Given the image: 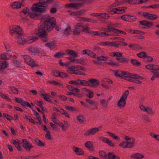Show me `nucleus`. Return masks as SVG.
I'll return each mask as SVG.
<instances>
[{
    "instance_id": "obj_1",
    "label": "nucleus",
    "mask_w": 159,
    "mask_h": 159,
    "mask_svg": "<svg viewBox=\"0 0 159 159\" xmlns=\"http://www.w3.org/2000/svg\"><path fill=\"white\" fill-rule=\"evenodd\" d=\"M30 17L32 19L40 20L42 24L39 27L38 34L43 42H47L49 39L47 32L52 30L56 25V20L48 15H43L36 12H30Z\"/></svg>"
},
{
    "instance_id": "obj_2",
    "label": "nucleus",
    "mask_w": 159,
    "mask_h": 159,
    "mask_svg": "<svg viewBox=\"0 0 159 159\" xmlns=\"http://www.w3.org/2000/svg\"><path fill=\"white\" fill-rule=\"evenodd\" d=\"M10 33L14 38L18 39V42L20 44H24L26 43H32L38 39L36 37L32 38L30 37L28 38V39L26 36L25 38L22 29L19 26H12L10 29Z\"/></svg>"
},
{
    "instance_id": "obj_3",
    "label": "nucleus",
    "mask_w": 159,
    "mask_h": 159,
    "mask_svg": "<svg viewBox=\"0 0 159 159\" xmlns=\"http://www.w3.org/2000/svg\"><path fill=\"white\" fill-rule=\"evenodd\" d=\"M46 0H40L39 3L34 4L31 8V10L34 12L43 13L45 12L47 7L43 5H46Z\"/></svg>"
},
{
    "instance_id": "obj_4",
    "label": "nucleus",
    "mask_w": 159,
    "mask_h": 159,
    "mask_svg": "<svg viewBox=\"0 0 159 159\" xmlns=\"http://www.w3.org/2000/svg\"><path fill=\"white\" fill-rule=\"evenodd\" d=\"M82 31L86 32L89 34H90V29L88 26L84 25L82 23H77L73 31L74 34L79 35Z\"/></svg>"
},
{
    "instance_id": "obj_5",
    "label": "nucleus",
    "mask_w": 159,
    "mask_h": 159,
    "mask_svg": "<svg viewBox=\"0 0 159 159\" xmlns=\"http://www.w3.org/2000/svg\"><path fill=\"white\" fill-rule=\"evenodd\" d=\"M99 85V82L96 79H91L88 80V81L86 80H81L80 83V85L84 86H89L90 87H96Z\"/></svg>"
},
{
    "instance_id": "obj_6",
    "label": "nucleus",
    "mask_w": 159,
    "mask_h": 159,
    "mask_svg": "<svg viewBox=\"0 0 159 159\" xmlns=\"http://www.w3.org/2000/svg\"><path fill=\"white\" fill-rule=\"evenodd\" d=\"M121 43H122L123 46L127 45L126 43L120 41H116L114 42L110 41L102 42L98 43V44L103 46H107L108 47H114L117 48L120 45Z\"/></svg>"
},
{
    "instance_id": "obj_7",
    "label": "nucleus",
    "mask_w": 159,
    "mask_h": 159,
    "mask_svg": "<svg viewBox=\"0 0 159 159\" xmlns=\"http://www.w3.org/2000/svg\"><path fill=\"white\" fill-rule=\"evenodd\" d=\"M83 54H87L93 58H96L98 61H106L108 58L107 57L101 56L98 57L97 56L96 54L91 50H83Z\"/></svg>"
},
{
    "instance_id": "obj_8",
    "label": "nucleus",
    "mask_w": 159,
    "mask_h": 159,
    "mask_svg": "<svg viewBox=\"0 0 159 159\" xmlns=\"http://www.w3.org/2000/svg\"><path fill=\"white\" fill-rule=\"evenodd\" d=\"M128 73L127 75H123L121 78L130 81V78L131 77H135L136 78L139 79V80H143V77L138 75L137 74L133 73H130L126 71Z\"/></svg>"
},
{
    "instance_id": "obj_9",
    "label": "nucleus",
    "mask_w": 159,
    "mask_h": 159,
    "mask_svg": "<svg viewBox=\"0 0 159 159\" xmlns=\"http://www.w3.org/2000/svg\"><path fill=\"white\" fill-rule=\"evenodd\" d=\"M24 58L25 59V62L30 66L31 67H33L35 66L38 67L39 66V65L36 64L35 61L28 55H24Z\"/></svg>"
},
{
    "instance_id": "obj_10",
    "label": "nucleus",
    "mask_w": 159,
    "mask_h": 159,
    "mask_svg": "<svg viewBox=\"0 0 159 159\" xmlns=\"http://www.w3.org/2000/svg\"><path fill=\"white\" fill-rule=\"evenodd\" d=\"M121 18L123 20L130 22H135L137 20L135 16L127 14L122 15L121 16Z\"/></svg>"
},
{
    "instance_id": "obj_11",
    "label": "nucleus",
    "mask_w": 159,
    "mask_h": 159,
    "mask_svg": "<svg viewBox=\"0 0 159 159\" xmlns=\"http://www.w3.org/2000/svg\"><path fill=\"white\" fill-rule=\"evenodd\" d=\"M84 3L83 2L73 3H70L65 5V7L66 8H73L74 9H78L79 8L83 6Z\"/></svg>"
},
{
    "instance_id": "obj_12",
    "label": "nucleus",
    "mask_w": 159,
    "mask_h": 159,
    "mask_svg": "<svg viewBox=\"0 0 159 159\" xmlns=\"http://www.w3.org/2000/svg\"><path fill=\"white\" fill-rule=\"evenodd\" d=\"M25 5L24 1L22 0L21 2H12L10 6L13 9H19L21 8V6H24Z\"/></svg>"
},
{
    "instance_id": "obj_13",
    "label": "nucleus",
    "mask_w": 159,
    "mask_h": 159,
    "mask_svg": "<svg viewBox=\"0 0 159 159\" xmlns=\"http://www.w3.org/2000/svg\"><path fill=\"white\" fill-rule=\"evenodd\" d=\"M22 142L23 147L27 151H30L31 149L34 147L33 146L30 144L25 139H22Z\"/></svg>"
},
{
    "instance_id": "obj_14",
    "label": "nucleus",
    "mask_w": 159,
    "mask_h": 159,
    "mask_svg": "<svg viewBox=\"0 0 159 159\" xmlns=\"http://www.w3.org/2000/svg\"><path fill=\"white\" fill-rule=\"evenodd\" d=\"M99 129L98 127H95L88 130L84 134L85 136H89L90 135H93L98 133Z\"/></svg>"
},
{
    "instance_id": "obj_15",
    "label": "nucleus",
    "mask_w": 159,
    "mask_h": 159,
    "mask_svg": "<svg viewBox=\"0 0 159 159\" xmlns=\"http://www.w3.org/2000/svg\"><path fill=\"white\" fill-rule=\"evenodd\" d=\"M139 22V26L141 25L146 26L147 27V28L145 27H141L142 28H149L153 25L152 22H148L145 20L140 21Z\"/></svg>"
},
{
    "instance_id": "obj_16",
    "label": "nucleus",
    "mask_w": 159,
    "mask_h": 159,
    "mask_svg": "<svg viewBox=\"0 0 159 159\" xmlns=\"http://www.w3.org/2000/svg\"><path fill=\"white\" fill-rule=\"evenodd\" d=\"M119 145L121 147L124 148H130L134 147V145L133 143H131L128 141H124L119 144Z\"/></svg>"
},
{
    "instance_id": "obj_17",
    "label": "nucleus",
    "mask_w": 159,
    "mask_h": 159,
    "mask_svg": "<svg viewBox=\"0 0 159 159\" xmlns=\"http://www.w3.org/2000/svg\"><path fill=\"white\" fill-rule=\"evenodd\" d=\"M144 18L152 20H154L158 18V16L156 14H152L146 12Z\"/></svg>"
},
{
    "instance_id": "obj_18",
    "label": "nucleus",
    "mask_w": 159,
    "mask_h": 159,
    "mask_svg": "<svg viewBox=\"0 0 159 159\" xmlns=\"http://www.w3.org/2000/svg\"><path fill=\"white\" fill-rule=\"evenodd\" d=\"M99 139L103 142L107 143L108 145L111 147H113L114 146V143H112L111 140L108 138L104 136H101Z\"/></svg>"
},
{
    "instance_id": "obj_19",
    "label": "nucleus",
    "mask_w": 159,
    "mask_h": 159,
    "mask_svg": "<svg viewBox=\"0 0 159 159\" xmlns=\"http://www.w3.org/2000/svg\"><path fill=\"white\" fill-rule=\"evenodd\" d=\"M73 150L78 155H83L84 154V151L80 148L74 146Z\"/></svg>"
},
{
    "instance_id": "obj_20",
    "label": "nucleus",
    "mask_w": 159,
    "mask_h": 159,
    "mask_svg": "<svg viewBox=\"0 0 159 159\" xmlns=\"http://www.w3.org/2000/svg\"><path fill=\"white\" fill-rule=\"evenodd\" d=\"M126 103V100L120 98L117 103V106L120 108H121L125 105Z\"/></svg>"
},
{
    "instance_id": "obj_21",
    "label": "nucleus",
    "mask_w": 159,
    "mask_h": 159,
    "mask_svg": "<svg viewBox=\"0 0 159 159\" xmlns=\"http://www.w3.org/2000/svg\"><path fill=\"white\" fill-rule=\"evenodd\" d=\"M127 31L131 34H137L140 35H144L145 34L144 32L138 30H132L130 29H128Z\"/></svg>"
},
{
    "instance_id": "obj_22",
    "label": "nucleus",
    "mask_w": 159,
    "mask_h": 159,
    "mask_svg": "<svg viewBox=\"0 0 159 159\" xmlns=\"http://www.w3.org/2000/svg\"><path fill=\"white\" fill-rule=\"evenodd\" d=\"M115 76L116 77L121 78L123 75H127L126 71H122L120 70H116L114 73Z\"/></svg>"
},
{
    "instance_id": "obj_23",
    "label": "nucleus",
    "mask_w": 159,
    "mask_h": 159,
    "mask_svg": "<svg viewBox=\"0 0 159 159\" xmlns=\"http://www.w3.org/2000/svg\"><path fill=\"white\" fill-rule=\"evenodd\" d=\"M66 53L72 57H77L78 52L74 51L73 50H66Z\"/></svg>"
},
{
    "instance_id": "obj_24",
    "label": "nucleus",
    "mask_w": 159,
    "mask_h": 159,
    "mask_svg": "<svg viewBox=\"0 0 159 159\" xmlns=\"http://www.w3.org/2000/svg\"><path fill=\"white\" fill-rule=\"evenodd\" d=\"M84 146L85 147L89 150L93 151V143L90 141H88L86 142L84 144Z\"/></svg>"
},
{
    "instance_id": "obj_25",
    "label": "nucleus",
    "mask_w": 159,
    "mask_h": 159,
    "mask_svg": "<svg viewBox=\"0 0 159 159\" xmlns=\"http://www.w3.org/2000/svg\"><path fill=\"white\" fill-rule=\"evenodd\" d=\"M132 157L134 159H141L144 157V156L141 153H136L133 154L131 155Z\"/></svg>"
},
{
    "instance_id": "obj_26",
    "label": "nucleus",
    "mask_w": 159,
    "mask_h": 159,
    "mask_svg": "<svg viewBox=\"0 0 159 159\" xmlns=\"http://www.w3.org/2000/svg\"><path fill=\"white\" fill-rule=\"evenodd\" d=\"M130 63L133 66L136 67L139 66L141 65V63L136 59H131Z\"/></svg>"
},
{
    "instance_id": "obj_27",
    "label": "nucleus",
    "mask_w": 159,
    "mask_h": 159,
    "mask_svg": "<svg viewBox=\"0 0 159 159\" xmlns=\"http://www.w3.org/2000/svg\"><path fill=\"white\" fill-rule=\"evenodd\" d=\"M112 7L109 6H108V11L110 14L113 15L115 14H120V13L118 12L116 10V9H115V8H112Z\"/></svg>"
},
{
    "instance_id": "obj_28",
    "label": "nucleus",
    "mask_w": 159,
    "mask_h": 159,
    "mask_svg": "<svg viewBox=\"0 0 159 159\" xmlns=\"http://www.w3.org/2000/svg\"><path fill=\"white\" fill-rule=\"evenodd\" d=\"M116 59L122 63H128L130 61L129 58H116Z\"/></svg>"
},
{
    "instance_id": "obj_29",
    "label": "nucleus",
    "mask_w": 159,
    "mask_h": 159,
    "mask_svg": "<svg viewBox=\"0 0 159 159\" xmlns=\"http://www.w3.org/2000/svg\"><path fill=\"white\" fill-rule=\"evenodd\" d=\"M56 43L55 41H50L45 44V46L50 48H52L55 46Z\"/></svg>"
},
{
    "instance_id": "obj_30",
    "label": "nucleus",
    "mask_w": 159,
    "mask_h": 159,
    "mask_svg": "<svg viewBox=\"0 0 159 159\" xmlns=\"http://www.w3.org/2000/svg\"><path fill=\"white\" fill-rule=\"evenodd\" d=\"M129 47L132 49H142V48L138 44H137L129 43L128 45Z\"/></svg>"
},
{
    "instance_id": "obj_31",
    "label": "nucleus",
    "mask_w": 159,
    "mask_h": 159,
    "mask_svg": "<svg viewBox=\"0 0 159 159\" xmlns=\"http://www.w3.org/2000/svg\"><path fill=\"white\" fill-rule=\"evenodd\" d=\"M75 69L76 66H72L68 68L67 71L70 74H75L76 70H75Z\"/></svg>"
},
{
    "instance_id": "obj_32",
    "label": "nucleus",
    "mask_w": 159,
    "mask_h": 159,
    "mask_svg": "<svg viewBox=\"0 0 159 159\" xmlns=\"http://www.w3.org/2000/svg\"><path fill=\"white\" fill-rule=\"evenodd\" d=\"M35 142L36 144L39 147H42L46 145L45 143L42 142V141L38 139H35Z\"/></svg>"
},
{
    "instance_id": "obj_33",
    "label": "nucleus",
    "mask_w": 159,
    "mask_h": 159,
    "mask_svg": "<svg viewBox=\"0 0 159 159\" xmlns=\"http://www.w3.org/2000/svg\"><path fill=\"white\" fill-rule=\"evenodd\" d=\"M8 65L6 61H0V69H3L7 68Z\"/></svg>"
},
{
    "instance_id": "obj_34",
    "label": "nucleus",
    "mask_w": 159,
    "mask_h": 159,
    "mask_svg": "<svg viewBox=\"0 0 159 159\" xmlns=\"http://www.w3.org/2000/svg\"><path fill=\"white\" fill-rule=\"evenodd\" d=\"M41 95L43 96V98L46 101L48 102H52V100L49 98L51 97L50 96L48 95L47 94H42Z\"/></svg>"
},
{
    "instance_id": "obj_35",
    "label": "nucleus",
    "mask_w": 159,
    "mask_h": 159,
    "mask_svg": "<svg viewBox=\"0 0 159 159\" xmlns=\"http://www.w3.org/2000/svg\"><path fill=\"white\" fill-rule=\"evenodd\" d=\"M131 77L130 78V81L139 84H140L142 83L140 81L136 79H138L136 78L135 77Z\"/></svg>"
},
{
    "instance_id": "obj_36",
    "label": "nucleus",
    "mask_w": 159,
    "mask_h": 159,
    "mask_svg": "<svg viewBox=\"0 0 159 159\" xmlns=\"http://www.w3.org/2000/svg\"><path fill=\"white\" fill-rule=\"evenodd\" d=\"M125 139L127 141L130 140L131 141H129V142L131 143H133L134 144V145L135 146V140L132 137H130L129 136H127L125 137Z\"/></svg>"
},
{
    "instance_id": "obj_37",
    "label": "nucleus",
    "mask_w": 159,
    "mask_h": 159,
    "mask_svg": "<svg viewBox=\"0 0 159 159\" xmlns=\"http://www.w3.org/2000/svg\"><path fill=\"white\" fill-rule=\"evenodd\" d=\"M86 91L88 92V93L87 94V96L89 98H93L94 95L93 91L90 89H87Z\"/></svg>"
},
{
    "instance_id": "obj_38",
    "label": "nucleus",
    "mask_w": 159,
    "mask_h": 159,
    "mask_svg": "<svg viewBox=\"0 0 159 159\" xmlns=\"http://www.w3.org/2000/svg\"><path fill=\"white\" fill-rule=\"evenodd\" d=\"M13 143L15 146V147L19 151L21 150V146L19 145V142H17L16 140H13Z\"/></svg>"
},
{
    "instance_id": "obj_39",
    "label": "nucleus",
    "mask_w": 159,
    "mask_h": 159,
    "mask_svg": "<svg viewBox=\"0 0 159 159\" xmlns=\"http://www.w3.org/2000/svg\"><path fill=\"white\" fill-rule=\"evenodd\" d=\"M0 96L3 98L4 99L8 102L11 101V99L7 95H6L2 92H0Z\"/></svg>"
},
{
    "instance_id": "obj_40",
    "label": "nucleus",
    "mask_w": 159,
    "mask_h": 159,
    "mask_svg": "<svg viewBox=\"0 0 159 159\" xmlns=\"http://www.w3.org/2000/svg\"><path fill=\"white\" fill-rule=\"evenodd\" d=\"M105 63L107 64L108 65H109L110 66H119V63L116 62H114L111 61H110V62H105Z\"/></svg>"
},
{
    "instance_id": "obj_41",
    "label": "nucleus",
    "mask_w": 159,
    "mask_h": 159,
    "mask_svg": "<svg viewBox=\"0 0 159 159\" xmlns=\"http://www.w3.org/2000/svg\"><path fill=\"white\" fill-rule=\"evenodd\" d=\"M85 120V117L82 116H80L77 117V120L80 123H83Z\"/></svg>"
},
{
    "instance_id": "obj_42",
    "label": "nucleus",
    "mask_w": 159,
    "mask_h": 159,
    "mask_svg": "<svg viewBox=\"0 0 159 159\" xmlns=\"http://www.w3.org/2000/svg\"><path fill=\"white\" fill-rule=\"evenodd\" d=\"M30 10L27 7H25L20 12V13H23L24 15H26L27 14H30Z\"/></svg>"
},
{
    "instance_id": "obj_43",
    "label": "nucleus",
    "mask_w": 159,
    "mask_h": 159,
    "mask_svg": "<svg viewBox=\"0 0 159 159\" xmlns=\"http://www.w3.org/2000/svg\"><path fill=\"white\" fill-rule=\"evenodd\" d=\"M107 133L109 135L111 136V137L114 138L116 140H119L120 139V138L118 136L115 135L114 134L111 133L109 132H107Z\"/></svg>"
},
{
    "instance_id": "obj_44",
    "label": "nucleus",
    "mask_w": 159,
    "mask_h": 159,
    "mask_svg": "<svg viewBox=\"0 0 159 159\" xmlns=\"http://www.w3.org/2000/svg\"><path fill=\"white\" fill-rule=\"evenodd\" d=\"M99 154L101 157L105 159L107 158V155L104 151H100L99 152Z\"/></svg>"
},
{
    "instance_id": "obj_45",
    "label": "nucleus",
    "mask_w": 159,
    "mask_h": 159,
    "mask_svg": "<svg viewBox=\"0 0 159 159\" xmlns=\"http://www.w3.org/2000/svg\"><path fill=\"white\" fill-rule=\"evenodd\" d=\"M9 87L11 91L14 93L16 94H17L18 93V90L15 87L13 86H9Z\"/></svg>"
},
{
    "instance_id": "obj_46",
    "label": "nucleus",
    "mask_w": 159,
    "mask_h": 159,
    "mask_svg": "<svg viewBox=\"0 0 159 159\" xmlns=\"http://www.w3.org/2000/svg\"><path fill=\"white\" fill-rule=\"evenodd\" d=\"M110 55L112 57H118V58H120V57H122V53L119 52H112Z\"/></svg>"
},
{
    "instance_id": "obj_47",
    "label": "nucleus",
    "mask_w": 159,
    "mask_h": 159,
    "mask_svg": "<svg viewBox=\"0 0 159 159\" xmlns=\"http://www.w3.org/2000/svg\"><path fill=\"white\" fill-rule=\"evenodd\" d=\"M115 158V155L113 154V153L110 152H108L107 155V159H114Z\"/></svg>"
},
{
    "instance_id": "obj_48",
    "label": "nucleus",
    "mask_w": 159,
    "mask_h": 159,
    "mask_svg": "<svg viewBox=\"0 0 159 159\" xmlns=\"http://www.w3.org/2000/svg\"><path fill=\"white\" fill-rule=\"evenodd\" d=\"M147 53L146 52H142L137 54V56L139 58H143V57H146Z\"/></svg>"
},
{
    "instance_id": "obj_49",
    "label": "nucleus",
    "mask_w": 159,
    "mask_h": 159,
    "mask_svg": "<svg viewBox=\"0 0 159 159\" xmlns=\"http://www.w3.org/2000/svg\"><path fill=\"white\" fill-rule=\"evenodd\" d=\"M100 16L102 18L108 19L110 17V16L107 13H100Z\"/></svg>"
},
{
    "instance_id": "obj_50",
    "label": "nucleus",
    "mask_w": 159,
    "mask_h": 159,
    "mask_svg": "<svg viewBox=\"0 0 159 159\" xmlns=\"http://www.w3.org/2000/svg\"><path fill=\"white\" fill-rule=\"evenodd\" d=\"M129 91L128 90H126L124 92L123 94L121 97V98H123V99L126 100L127 98V96L129 94Z\"/></svg>"
},
{
    "instance_id": "obj_51",
    "label": "nucleus",
    "mask_w": 159,
    "mask_h": 159,
    "mask_svg": "<svg viewBox=\"0 0 159 159\" xmlns=\"http://www.w3.org/2000/svg\"><path fill=\"white\" fill-rule=\"evenodd\" d=\"M71 30V26L70 25H68L67 28L65 29L64 32V34L67 35L70 34V32Z\"/></svg>"
},
{
    "instance_id": "obj_52",
    "label": "nucleus",
    "mask_w": 159,
    "mask_h": 159,
    "mask_svg": "<svg viewBox=\"0 0 159 159\" xmlns=\"http://www.w3.org/2000/svg\"><path fill=\"white\" fill-rule=\"evenodd\" d=\"M3 115L4 117L9 120H13V117L12 116H10L7 113H4Z\"/></svg>"
},
{
    "instance_id": "obj_53",
    "label": "nucleus",
    "mask_w": 159,
    "mask_h": 159,
    "mask_svg": "<svg viewBox=\"0 0 159 159\" xmlns=\"http://www.w3.org/2000/svg\"><path fill=\"white\" fill-rule=\"evenodd\" d=\"M65 108L67 110L72 111H77V109H75L74 107L72 106H66L65 107Z\"/></svg>"
},
{
    "instance_id": "obj_54",
    "label": "nucleus",
    "mask_w": 159,
    "mask_h": 159,
    "mask_svg": "<svg viewBox=\"0 0 159 159\" xmlns=\"http://www.w3.org/2000/svg\"><path fill=\"white\" fill-rule=\"evenodd\" d=\"M127 9L126 7H119L117 8H115V9L117 11L125 12V10Z\"/></svg>"
},
{
    "instance_id": "obj_55",
    "label": "nucleus",
    "mask_w": 159,
    "mask_h": 159,
    "mask_svg": "<svg viewBox=\"0 0 159 159\" xmlns=\"http://www.w3.org/2000/svg\"><path fill=\"white\" fill-rule=\"evenodd\" d=\"M21 105L24 107H28L30 109L32 108V107L29 102H26L24 101H23Z\"/></svg>"
},
{
    "instance_id": "obj_56",
    "label": "nucleus",
    "mask_w": 159,
    "mask_h": 159,
    "mask_svg": "<svg viewBox=\"0 0 159 159\" xmlns=\"http://www.w3.org/2000/svg\"><path fill=\"white\" fill-rule=\"evenodd\" d=\"M120 5H121L120 1H119L118 0H115V2L110 5V6L112 7H115Z\"/></svg>"
},
{
    "instance_id": "obj_57",
    "label": "nucleus",
    "mask_w": 159,
    "mask_h": 159,
    "mask_svg": "<svg viewBox=\"0 0 159 159\" xmlns=\"http://www.w3.org/2000/svg\"><path fill=\"white\" fill-rule=\"evenodd\" d=\"M144 111L146 112L149 114H154V112L152 111V109L149 107L146 108Z\"/></svg>"
},
{
    "instance_id": "obj_58",
    "label": "nucleus",
    "mask_w": 159,
    "mask_h": 159,
    "mask_svg": "<svg viewBox=\"0 0 159 159\" xmlns=\"http://www.w3.org/2000/svg\"><path fill=\"white\" fill-rule=\"evenodd\" d=\"M13 63L15 65H19L21 63L20 61L17 58H14L13 59Z\"/></svg>"
},
{
    "instance_id": "obj_59",
    "label": "nucleus",
    "mask_w": 159,
    "mask_h": 159,
    "mask_svg": "<svg viewBox=\"0 0 159 159\" xmlns=\"http://www.w3.org/2000/svg\"><path fill=\"white\" fill-rule=\"evenodd\" d=\"M49 83L55 85H57L59 86H61V84L60 83L57 82L55 80L49 81Z\"/></svg>"
},
{
    "instance_id": "obj_60",
    "label": "nucleus",
    "mask_w": 159,
    "mask_h": 159,
    "mask_svg": "<svg viewBox=\"0 0 159 159\" xmlns=\"http://www.w3.org/2000/svg\"><path fill=\"white\" fill-rule=\"evenodd\" d=\"M139 0H128V3L130 4H138Z\"/></svg>"
},
{
    "instance_id": "obj_61",
    "label": "nucleus",
    "mask_w": 159,
    "mask_h": 159,
    "mask_svg": "<svg viewBox=\"0 0 159 159\" xmlns=\"http://www.w3.org/2000/svg\"><path fill=\"white\" fill-rule=\"evenodd\" d=\"M59 77L61 78H65L68 77V74L66 73L60 72L59 74Z\"/></svg>"
},
{
    "instance_id": "obj_62",
    "label": "nucleus",
    "mask_w": 159,
    "mask_h": 159,
    "mask_svg": "<svg viewBox=\"0 0 159 159\" xmlns=\"http://www.w3.org/2000/svg\"><path fill=\"white\" fill-rule=\"evenodd\" d=\"M25 118L28 120L30 122L33 123L34 124L35 123L34 121L31 117L30 116L25 115Z\"/></svg>"
},
{
    "instance_id": "obj_63",
    "label": "nucleus",
    "mask_w": 159,
    "mask_h": 159,
    "mask_svg": "<svg viewBox=\"0 0 159 159\" xmlns=\"http://www.w3.org/2000/svg\"><path fill=\"white\" fill-rule=\"evenodd\" d=\"M141 116L142 117L143 119L146 120L147 122H151L149 118L145 114H142L141 115Z\"/></svg>"
},
{
    "instance_id": "obj_64",
    "label": "nucleus",
    "mask_w": 159,
    "mask_h": 159,
    "mask_svg": "<svg viewBox=\"0 0 159 159\" xmlns=\"http://www.w3.org/2000/svg\"><path fill=\"white\" fill-rule=\"evenodd\" d=\"M150 135L153 138L158 141H159V135L158 134H156L153 133H150Z\"/></svg>"
}]
</instances>
